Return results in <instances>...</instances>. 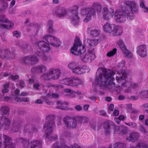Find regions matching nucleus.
I'll return each instance as SVG.
<instances>
[{"label": "nucleus", "instance_id": "nucleus-1", "mask_svg": "<svg viewBox=\"0 0 148 148\" xmlns=\"http://www.w3.org/2000/svg\"><path fill=\"white\" fill-rule=\"evenodd\" d=\"M124 3L127 6L124 11L117 10L115 12L114 18L117 23L125 22L127 17L128 20L132 21L134 18L133 12L135 13L138 12V7L135 1H125Z\"/></svg>", "mask_w": 148, "mask_h": 148}, {"label": "nucleus", "instance_id": "nucleus-2", "mask_svg": "<svg viewBox=\"0 0 148 148\" xmlns=\"http://www.w3.org/2000/svg\"><path fill=\"white\" fill-rule=\"evenodd\" d=\"M93 8H88L82 10V13L84 14L86 17L84 21L87 22L91 19V15L95 14L96 10L99 12L98 14H101L102 18L106 20H108L112 18L114 14V9L112 8H104L101 10L100 5L98 3H95L92 5Z\"/></svg>", "mask_w": 148, "mask_h": 148}, {"label": "nucleus", "instance_id": "nucleus-3", "mask_svg": "<svg viewBox=\"0 0 148 148\" xmlns=\"http://www.w3.org/2000/svg\"><path fill=\"white\" fill-rule=\"evenodd\" d=\"M97 74H99V77H97L95 80V84L100 86L109 85L110 87L111 84L115 85L113 82L114 76L116 72L104 68L99 69L97 72Z\"/></svg>", "mask_w": 148, "mask_h": 148}, {"label": "nucleus", "instance_id": "nucleus-4", "mask_svg": "<svg viewBox=\"0 0 148 148\" xmlns=\"http://www.w3.org/2000/svg\"><path fill=\"white\" fill-rule=\"evenodd\" d=\"M77 6H75L69 10L58 9L56 11V13L58 16L60 17L69 16L73 23L75 24L79 21V17L77 10Z\"/></svg>", "mask_w": 148, "mask_h": 148}, {"label": "nucleus", "instance_id": "nucleus-5", "mask_svg": "<svg viewBox=\"0 0 148 148\" xmlns=\"http://www.w3.org/2000/svg\"><path fill=\"white\" fill-rule=\"evenodd\" d=\"M116 81L119 84H121V86H119L116 89V90L118 92H119L124 88H125V86H129V88H135L136 85L134 83H131L129 82H126L125 80V74L122 73V72H117L116 74L115 77Z\"/></svg>", "mask_w": 148, "mask_h": 148}, {"label": "nucleus", "instance_id": "nucleus-6", "mask_svg": "<svg viewBox=\"0 0 148 148\" xmlns=\"http://www.w3.org/2000/svg\"><path fill=\"white\" fill-rule=\"evenodd\" d=\"M53 130V125L49 121L47 122L44 125L43 131L45 135L44 136L50 140L57 139L58 136L56 135L51 133Z\"/></svg>", "mask_w": 148, "mask_h": 148}, {"label": "nucleus", "instance_id": "nucleus-7", "mask_svg": "<svg viewBox=\"0 0 148 148\" xmlns=\"http://www.w3.org/2000/svg\"><path fill=\"white\" fill-rule=\"evenodd\" d=\"M60 74V70L51 68L46 73L43 75L42 77V79L48 80L51 79H57L59 78Z\"/></svg>", "mask_w": 148, "mask_h": 148}, {"label": "nucleus", "instance_id": "nucleus-8", "mask_svg": "<svg viewBox=\"0 0 148 148\" xmlns=\"http://www.w3.org/2000/svg\"><path fill=\"white\" fill-rule=\"evenodd\" d=\"M20 140L25 148H41V143L38 140H33L28 143L26 139L23 138H21Z\"/></svg>", "mask_w": 148, "mask_h": 148}, {"label": "nucleus", "instance_id": "nucleus-9", "mask_svg": "<svg viewBox=\"0 0 148 148\" xmlns=\"http://www.w3.org/2000/svg\"><path fill=\"white\" fill-rule=\"evenodd\" d=\"M95 58V54L94 49H89L87 52L81 57L82 60L85 63H90Z\"/></svg>", "mask_w": 148, "mask_h": 148}, {"label": "nucleus", "instance_id": "nucleus-10", "mask_svg": "<svg viewBox=\"0 0 148 148\" xmlns=\"http://www.w3.org/2000/svg\"><path fill=\"white\" fill-rule=\"evenodd\" d=\"M85 51L84 46L79 42L75 43L70 49L71 53L75 55H78L84 53Z\"/></svg>", "mask_w": 148, "mask_h": 148}, {"label": "nucleus", "instance_id": "nucleus-11", "mask_svg": "<svg viewBox=\"0 0 148 148\" xmlns=\"http://www.w3.org/2000/svg\"><path fill=\"white\" fill-rule=\"evenodd\" d=\"M43 38L53 46L59 47L61 44L60 40L55 36L47 34L44 36Z\"/></svg>", "mask_w": 148, "mask_h": 148}, {"label": "nucleus", "instance_id": "nucleus-12", "mask_svg": "<svg viewBox=\"0 0 148 148\" xmlns=\"http://www.w3.org/2000/svg\"><path fill=\"white\" fill-rule=\"evenodd\" d=\"M137 52L140 57H145L148 55V45H142L137 47Z\"/></svg>", "mask_w": 148, "mask_h": 148}, {"label": "nucleus", "instance_id": "nucleus-13", "mask_svg": "<svg viewBox=\"0 0 148 148\" xmlns=\"http://www.w3.org/2000/svg\"><path fill=\"white\" fill-rule=\"evenodd\" d=\"M116 43L118 47L121 48L124 54L126 57L129 58L132 57V54L127 49L123 40H119L117 41Z\"/></svg>", "mask_w": 148, "mask_h": 148}, {"label": "nucleus", "instance_id": "nucleus-14", "mask_svg": "<svg viewBox=\"0 0 148 148\" xmlns=\"http://www.w3.org/2000/svg\"><path fill=\"white\" fill-rule=\"evenodd\" d=\"M0 129H8L11 124V121L5 116H2L0 118Z\"/></svg>", "mask_w": 148, "mask_h": 148}, {"label": "nucleus", "instance_id": "nucleus-15", "mask_svg": "<svg viewBox=\"0 0 148 148\" xmlns=\"http://www.w3.org/2000/svg\"><path fill=\"white\" fill-rule=\"evenodd\" d=\"M89 71L90 69L87 66H81L78 64L75 69L72 71V72L76 74L79 75L88 72Z\"/></svg>", "mask_w": 148, "mask_h": 148}, {"label": "nucleus", "instance_id": "nucleus-16", "mask_svg": "<svg viewBox=\"0 0 148 148\" xmlns=\"http://www.w3.org/2000/svg\"><path fill=\"white\" fill-rule=\"evenodd\" d=\"M63 121L68 127L74 128L77 125V121L75 119L67 116L63 119Z\"/></svg>", "mask_w": 148, "mask_h": 148}, {"label": "nucleus", "instance_id": "nucleus-17", "mask_svg": "<svg viewBox=\"0 0 148 148\" xmlns=\"http://www.w3.org/2000/svg\"><path fill=\"white\" fill-rule=\"evenodd\" d=\"M23 60L25 63L34 64L38 62V59L35 55L29 56L25 57L23 59Z\"/></svg>", "mask_w": 148, "mask_h": 148}, {"label": "nucleus", "instance_id": "nucleus-18", "mask_svg": "<svg viewBox=\"0 0 148 148\" xmlns=\"http://www.w3.org/2000/svg\"><path fill=\"white\" fill-rule=\"evenodd\" d=\"M39 47L45 51L47 52L50 49L49 44L43 41L39 42L37 43Z\"/></svg>", "mask_w": 148, "mask_h": 148}, {"label": "nucleus", "instance_id": "nucleus-19", "mask_svg": "<svg viewBox=\"0 0 148 148\" xmlns=\"http://www.w3.org/2000/svg\"><path fill=\"white\" fill-rule=\"evenodd\" d=\"M116 27V25L114 24L107 23L103 26V29L105 32L112 34L114 29Z\"/></svg>", "mask_w": 148, "mask_h": 148}, {"label": "nucleus", "instance_id": "nucleus-20", "mask_svg": "<svg viewBox=\"0 0 148 148\" xmlns=\"http://www.w3.org/2000/svg\"><path fill=\"white\" fill-rule=\"evenodd\" d=\"M71 86L74 87L82 84V80L76 77H72Z\"/></svg>", "mask_w": 148, "mask_h": 148}, {"label": "nucleus", "instance_id": "nucleus-21", "mask_svg": "<svg viewBox=\"0 0 148 148\" xmlns=\"http://www.w3.org/2000/svg\"><path fill=\"white\" fill-rule=\"evenodd\" d=\"M11 130L12 132H19L22 128L21 125L17 122H14L12 125Z\"/></svg>", "mask_w": 148, "mask_h": 148}, {"label": "nucleus", "instance_id": "nucleus-22", "mask_svg": "<svg viewBox=\"0 0 148 148\" xmlns=\"http://www.w3.org/2000/svg\"><path fill=\"white\" fill-rule=\"evenodd\" d=\"M139 137V134L137 133L132 132L127 137V140L132 142H134Z\"/></svg>", "mask_w": 148, "mask_h": 148}, {"label": "nucleus", "instance_id": "nucleus-23", "mask_svg": "<svg viewBox=\"0 0 148 148\" xmlns=\"http://www.w3.org/2000/svg\"><path fill=\"white\" fill-rule=\"evenodd\" d=\"M85 45L87 47H94L98 43V40L97 39H88L87 41L85 42Z\"/></svg>", "mask_w": 148, "mask_h": 148}, {"label": "nucleus", "instance_id": "nucleus-24", "mask_svg": "<svg viewBox=\"0 0 148 148\" xmlns=\"http://www.w3.org/2000/svg\"><path fill=\"white\" fill-rule=\"evenodd\" d=\"M57 104L58 106L56 107L57 108L61 110L67 109L66 106L68 104L67 102L58 101L57 102Z\"/></svg>", "mask_w": 148, "mask_h": 148}, {"label": "nucleus", "instance_id": "nucleus-25", "mask_svg": "<svg viewBox=\"0 0 148 148\" xmlns=\"http://www.w3.org/2000/svg\"><path fill=\"white\" fill-rule=\"evenodd\" d=\"M46 69V67L45 66L41 65L35 67L32 71L33 72H37L41 73L45 71Z\"/></svg>", "mask_w": 148, "mask_h": 148}, {"label": "nucleus", "instance_id": "nucleus-26", "mask_svg": "<svg viewBox=\"0 0 148 148\" xmlns=\"http://www.w3.org/2000/svg\"><path fill=\"white\" fill-rule=\"evenodd\" d=\"M123 32L122 28L120 26L116 25V27L114 29L112 34L116 35L121 34Z\"/></svg>", "mask_w": 148, "mask_h": 148}, {"label": "nucleus", "instance_id": "nucleus-27", "mask_svg": "<svg viewBox=\"0 0 148 148\" xmlns=\"http://www.w3.org/2000/svg\"><path fill=\"white\" fill-rule=\"evenodd\" d=\"M8 25H5L3 23H0V28L2 29L3 28H7L8 29H11L14 26V23L10 21H8L7 23Z\"/></svg>", "mask_w": 148, "mask_h": 148}, {"label": "nucleus", "instance_id": "nucleus-28", "mask_svg": "<svg viewBox=\"0 0 148 148\" xmlns=\"http://www.w3.org/2000/svg\"><path fill=\"white\" fill-rule=\"evenodd\" d=\"M72 77H69L65 78L61 81V83L71 86Z\"/></svg>", "mask_w": 148, "mask_h": 148}, {"label": "nucleus", "instance_id": "nucleus-29", "mask_svg": "<svg viewBox=\"0 0 148 148\" xmlns=\"http://www.w3.org/2000/svg\"><path fill=\"white\" fill-rule=\"evenodd\" d=\"M53 23L52 21H51L48 23L47 25V31L48 32L51 34L54 33L55 32V29L53 27Z\"/></svg>", "mask_w": 148, "mask_h": 148}, {"label": "nucleus", "instance_id": "nucleus-30", "mask_svg": "<svg viewBox=\"0 0 148 148\" xmlns=\"http://www.w3.org/2000/svg\"><path fill=\"white\" fill-rule=\"evenodd\" d=\"M126 145L121 143H116L113 145V148H125ZM108 148H112V146L110 145Z\"/></svg>", "mask_w": 148, "mask_h": 148}, {"label": "nucleus", "instance_id": "nucleus-31", "mask_svg": "<svg viewBox=\"0 0 148 148\" xmlns=\"http://www.w3.org/2000/svg\"><path fill=\"white\" fill-rule=\"evenodd\" d=\"M90 34L93 36L97 37L100 35V31L96 29H92L90 31Z\"/></svg>", "mask_w": 148, "mask_h": 148}, {"label": "nucleus", "instance_id": "nucleus-32", "mask_svg": "<svg viewBox=\"0 0 148 148\" xmlns=\"http://www.w3.org/2000/svg\"><path fill=\"white\" fill-rule=\"evenodd\" d=\"M9 109L8 108L5 106H3L1 107V112L2 114H5L8 113Z\"/></svg>", "mask_w": 148, "mask_h": 148}, {"label": "nucleus", "instance_id": "nucleus-33", "mask_svg": "<svg viewBox=\"0 0 148 148\" xmlns=\"http://www.w3.org/2000/svg\"><path fill=\"white\" fill-rule=\"evenodd\" d=\"M78 64L75 62H70L68 64V66L69 69H71L72 71L76 67Z\"/></svg>", "mask_w": 148, "mask_h": 148}, {"label": "nucleus", "instance_id": "nucleus-34", "mask_svg": "<svg viewBox=\"0 0 148 148\" xmlns=\"http://www.w3.org/2000/svg\"><path fill=\"white\" fill-rule=\"evenodd\" d=\"M17 102L24 101L28 102L29 101V99L28 97L21 98L20 97H16L14 99Z\"/></svg>", "mask_w": 148, "mask_h": 148}, {"label": "nucleus", "instance_id": "nucleus-35", "mask_svg": "<svg viewBox=\"0 0 148 148\" xmlns=\"http://www.w3.org/2000/svg\"><path fill=\"white\" fill-rule=\"evenodd\" d=\"M132 148H148V145L144 143H139L136 146L132 147Z\"/></svg>", "mask_w": 148, "mask_h": 148}, {"label": "nucleus", "instance_id": "nucleus-36", "mask_svg": "<svg viewBox=\"0 0 148 148\" xmlns=\"http://www.w3.org/2000/svg\"><path fill=\"white\" fill-rule=\"evenodd\" d=\"M9 84L8 83H6L3 85L4 88L2 90L3 94L7 93L9 92Z\"/></svg>", "mask_w": 148, "mask_h": 148}, {"label": "nucleus", "instance_id": "nucleus-37", "mask_svg": "<svg viewBox=\"0 0 148 148\" xmlns=\"http://www.w3.org/2000/svg\"><path fill=\"white\" fill-rule=\"evenodd\" d=\"M116 49L115 48H114L112 50L108 52L107 54V56L108 57H112L116 54Z\"/></svg>", "mask_w": 148, "mask_h": 148}, {"label": "nucleus", "instance_id": "nucleus-38", "mask_svg": "<svg viewBox=\"0 0 148 148\" xmlns=\"http://www.w3.org/2000/svg\"><path fill=\"white\" fill-rule=\"evenodd\" d=\"M5 57L10 58H13L14 57V55L10 51H6L5 53Z\"/></svg>", "mask_w": 148, "mask_h": 148}, {"label": "nucleus", "instance_id": "nucleus-39", "mask_svg": "<svg viewBox=\"0 0 148 148\" xmlns=\"http://www.w3.org/2000/svg\"><path fill=\"white\" fill-rule=\"evenodd\" d=\"M64 91L65 92H67L68 93H70L71 95H73V96H72V97H75V92L72 90H71L65 88L64 89Z\"/></svg>", "mask_w": 148, "mask_h": 148}, {"label": "nucleus", "instance_id": "nucleus-40", "mask_svg": "<svg viewBox=\"0 0 148 148\" xmlns=\"http://www.w3.org/2000/svg\"><path fill=\"white\" fill-rule=\"evenodd\" d=\"M8 20L6 18L5 16L2 15L1 16L0 18V23H8Z\"/></svg>", "mask_w": 148, "mask_h": 148}, {"label": "nucleus", "instance_id": "nucleus-41", "mask_svg": "<svg viewBox=\"0 0 148 148\" xmlns=\"http://www.w3.org/2000/svg\"><path fill=\"white\" fill-rule=\"evenodd\" d=\"M123 129V126H121L119 127L118 126H116L115 127L114 129L115 131V132H119L121 131V132L120 133V134H122L124 133V132L123 131H121L122 129Z\"/></svg>", "mask_w": 148, "mask_h": 148}, {"label": "nucleus", "instance_id": "nucleus-42", "mask_svg": "<svg viewBox=\"0 0 148 148\" xmlns=\"http://www.w3.org/2000/svg\"><path fill=\"white\" fill-rule=\"evenodd\" d=\"M41 58L44 61H50L51 60V58L46 56L43 53L41 55Z\"/></svg>", "mask_w": 148, "mask_h": 148}, {"label": "nucleus", "instance_id": "nucleus-43", "mask_svg": "<svg viewBox=\"0 0 148 148\" xmlns=\"http://www.w3.org/2000/svg\"><path fill=\"white\" fill-rule=\"evenodd\" d=\"M21 34L20 32L16 31L13 32V35L14 36L18 38L20 37Z\"/></svg>", "mask_w": 148, "mask_h": 148}, {"label": "nucleus", "instance_id": "nucleus-44", "mask_svg": "<svg viewBox=\"0 0 148 148\" xmlns=\"http://www.w3.org/2000/svg\"><path fill=\"white\" fill-rule=\"evenodd\" d=\"M48 96L52 98H58L59 97V95L57 93L48 94Z\"/></svg>", "mask_w": 148, "mask_h": 148}, {"label": "nucleus", "instance_id": "nucleus-45", "mask_svg": "<svg viewBox=\"0 0 148 148\" xmlns=\"http://www.w3.org/2000/svg\"><path fill=\"white\" fill-rule=\"evenodd\" d=\"M19 77V76L18 75H10V78L14 81L18 79Z\"/></svg>", "mask_w": 148, "mask_h": 148}, {"label": "nucleus", "instance_id": "nucleus-46", "mask_svg": "<svg viewBox=\"0 0 148 148\" xmlns=\"http://www.w3.org/2000/svg\"><path fill=\"white\" fill-rule=\"evenodd\" d=\"M104 128L106 134H109L110 132V129L109 126L108 125L107 126V127H106L105 126H104Z\"/></svg>", "mask_w": 148, "mask_h": 148}, {"label": "nucleus", "instance_id": "nucleus-47", "mask_svg": "<svg viewBox=\"0 0 148 148\" xmlns=\"http://www.w3.org/2000/svg\"><path fill=\"white\" fill-rule=\"evenodd\" d=\"M55 116L53 115H50L48 116L46 118L47 120L49 121H53L55 118Z\"/></svg>", "mask_w": 148, "mask_h": 148}, {"label": "nucleus", "instance_id": "nucleus-48", "mask_svg": "<svg viewBox=\"0 0 148 148\" xmlns=\"http://www.w3.org/2000/svg\"><path fill=\"white\" fill-rule=\"evenodd\" d=\"M145 2L143 0H141L140 1V8H143L146 6L145 5Z\"/></svg>", "mask_w": 148, "mask_h": 148}, {"label": "nucleus", "instance_id": "nucleus-49", "mask_svg": "<svg viewBox=\"0 0 148 148\" xmlns=\"http://www.w3.org/2000/svg\"><path fill=\"white\" fill-rule=\"evenodd\" d=\"M125 124L132 127H136V123L134 122H130L129 123H125Z\"/></svg>", "mask_w": 148, "mask_h": 148}, {"label": "nucleus", "instance_id": "nucleus-50", "mask_svg": "<svg viewBox=\"0 0 148 148\" xmlns=\"http://www.w3.org/2000/svg\"><path fill=\"white\" fill-rule=\"evenodd\" d=\"M125 64V60H122L121 62L119 63L118 64V66L119 67H123Z\"/></svg>", "mask_w": 148, "mask_h": 148}, {"label": "nucleus", "instance_id": "nucleus-51", "mask_svg": "<svg viewBox=\"0 0 148 148\" xmlns=\"http://www.w3.org/2000/svg\"><path fill=\"white\" fill-rule=\"evenodd\" d=\"M79 119H81V121L82 122L83 121H88V118L87 117L82 116H80L79 117Z\"/></svg>", "mask_w": 148, "mask_h": 148}, {"label": "nucleus", "instance_id": "nucleus-52", "mask_svg": "<svg viewBox=\"0 0 148 148\" xmlns=\"http://www.w3.org/2000/svg\"><path fill=\"white\" fill-rule=\"evenodd\" d=\"M40 85L38 83H36L34 84V88L38 90L39 89Z\"/></svg>", "mask_w": 148, "mask_h": 148}, {"label": "nucleus", "instance_id": "nucleus-53", "mask_svg": "<svg viewBox=\"0 0 148 148\" xmlns=\"http://www.w3.org/2000/svg\"><path fill=\"white\" fill-rule=\"evenodd\" d=\"M75 109L76 110L80 111L82 109V107L79 105H77L75 107Z\"/></svg>", "mask_w": 148, "mask_h": 148}, {"label": "nucleus", "instance_id": "nucleus-54", "mask_svg": "<svg viewBox=\"0 0 148 148\" xmlns=\"http://www.w3.org/2000/svg\"><path fill=\"white\" fill-rule=\"evenodd\" d=\"M19 85L20 87L21 88L24 87L25 86V84L23 80H21L20 82Z\"/></svg>", "mask_w": 148, "mask_h": 148}, {"label": "nucleus", "instance_id": "nucleus-55", "mask_svg": "<svg viewBox=\"0 0 148 148\" xmlns=\"http://www.w3.org/2000/svg\"><path fill=\"white\" fill-rule=\"evenodd\" d=\"M24 130H26L27 132H31V131L29 129V126L28 125H26L24 127Z\"/></svg>", "mask_w": 148, "mask_h": 148}, {"label": "nucleus", "instance_id": "nucleus-56", "mask_svg": "<svg viewBox=\"0 0 148 148\" xmlns=\"http://www.w3.org/2000/svg\"><path fill=\"white\" fill-rule=\"evenodd\" d=\"M52 86L54 87L55 88H57L58 89H60V88H63V86L62 85H54Z\"/></svg>", "mask_w": 148, "mask_h": 148}, {"label": "nucleus", "instance_id": "nucleus-57", "mask_svg": "<svg viewBox=\"0 0 148 148\" xmlns=\"http://www.w3.org/2000/svg\"><path fill=\"white\" fill-rule=\"evenodd\" d=\"M19 92H20V90L18 89H16L15 90V91H14V95H15V96L16 97H17V96L19 94Z\"/></svg>", "mask_w": 148, "mask_h": 148}, {"label": "nucleus", "instance_id": "nucleus-58", "mask_svg": "<svg viewBox=\"0 0 148 148\" xmlns=\"http://www.w3.org/2000/svg\"><path fill=\"white\" fill-rule=\"evenodd\" d=\"M3 75L5 77H8L9 76V77L10 78V75H11V74L10 73H5L4 74L1 73L0 75V76H1V75Z\"/></svg>", "mask_w": 148, "mask_h": 148}, {"label": "nucleus", "instance_id": "nucleus-59", "mask_svg": "<svg viewBox=\"0 0 148 148\" xmlns=\"http://www.w3.org/2000/svg\"><path fill=\"white\" fill-rule=\"evenodd\" d=\"M35 103H36L41 104L42 103V101L40 99H38L35 101Z\"/></svg>", "mask_w": 148, "mask_h": 148}, {"label": "nucleus", "instance_id": "nucleus-60", "mask_svg": "<svg viewBox=\"0 0 148 148\" xmlns=\"http://www.w3.org/2000/svg\"><path fill=\"white\" fill-rule=\"evenodd\" d=\"M119 114V111L117 110H115L113 112V115L114 116H117Z\"/></svg>", "mask_w": 148, "mask_h": 148}, {"label": "nucleus", "instance_id": "nucleus-61", "mask_svg": "<svg viewBox=\"0 0 148 148\" xmlns=\"http://www.w3.org/2000/svg\"><path fill=\"white\" fill-rule=\"evenodd\" d=\"M28 93L26 92H21L20 95L22 96H26L27 95Z\"/></svg>", "mask_w": 148, "mask_h": 148}, {"label": "nucleus", "instance_id": "nucleus-62", "mask_svg": "<svg viewBox=\"0 0 148 148\" xmlns=\"http://www.w3.org/2000/svg\"><path fill=\"white\" fill-rule=\"evenodd\" d=\"M143 10L145 12L148 13V8L145 6L143 8Z\"/></svg>", "mask_w": 148, "mask_h": 148}, {"label": "nucleus", "instance_id": "nucleus-63", "mask_svg": "<svg viewBox=\"0 0 148 148\" xmlns=\"http://www.w3.org/2000/svg\"><path fill=\"white\" fill-rule=\"evenodd\" d=\"M15 1L13 0H12L10 3V7H12L15 4Z\"/></svg>", "mask_w": 148, "mask_h": 148}, {"label": "nucleus", "instance_id": "nucleus-64", "mask_svg": "<svg viewBox=\"0 0 148 148\" xmlns=\"http://www.w3.org/2000/svg\"><path fill=\"white\" fill-rule=\"evenodd\" d=\"M114 108V106L113 104H111L110 105L109 109L111 111H113Z\"/></svg>", "mask_w": 148, "mask_h": 148}]
</instances>
